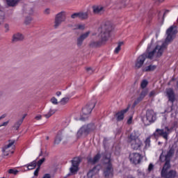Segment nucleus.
<instances>
[{"instance_id": "62", "label": "nucleus", "mask_w": 178, "mask_h": 178, "mask_svg": "<svg viewBox=\"0 0 178 178\" xmlns=\"http://www.w3.org/2000/svg\"><path fill=\"white\" fill-rule=\"evenodd\" d=\"M81 120H84V118H81Z\"/></svg>"}, {"instance_id": "35", "label": "nucleus", "mask_w": 178, "mask_h": 178, "mask_svg": "<svg viewBox=\"0 0 178 178\" xmlns=\"http://www.w3.org/2000/svg\"><path fill=\"white\" fill-rule=\"evenodd\" d=\"M147 86H148V81H147V80H143V81L141 82V84H140L141 88H145V87H147Z\"/></svg>"}, {"instance_id": "23", "label": "nucleus", "mask_w": 178, "mask_h": 178, "mask_svg": "<svg viewBox=\"0 0 178 178\" xmlns=\"http://www.w3.org/2000/svg\"><path fill=\"white\" fill-rule=\"evenodd\" d=\"M45 113L44 114V118H47V119H49V118H51L54 113L56 112V110L51 108V106H49L44 111Z\"/></svg>"}, {"instance_id": "4", "label": "nucleus", "mask_w": 178, "mask_h": 178, "mask_svg": "<svg viewBox=\"0 0 178 178\" xmlns=\"http://www.w3.org/2000/svg\"><path fill=\"white\" fill-rule=\"evenodd\" d=\"M104 163H107L108 166L104 170L105 178L113 177V168L111 164V153H106L104 155Z\"/></svg>"}, {"instance_id": "42", "label": "nucleus", "mask_w": 178, "mask_h": 178, "mask_svg": "<svg viewBox=\"0 0 178 178\" xmlns=\"http://www.w3.org/2000/svg\"><path fill=\"white\" fill-rule=\"evenodd\" d=\"M156 94V92L155 90H152L149 93V98H154L155 97V95Z\"/></svg>"}, {"instance_id": "31", "label": "nucleus", "mask_w": 178, "mask_h": 178, "mask_svg": "<svg viewBox=\"0 0 178 178\" xmlns=\"http://www.w3.org/2000/svg\"><path fill=\"white\" fill-rule=\"evenodd\" d=\"M23 123V120H18L14 124L13 128L15 129V130H19V127L22 126V124Z\"/></svg>"}, {"instance_id": "11", "label": "nucleus", "mask_w": 178, "mask_h": 178, "mask_svg": "<svg viewBox=\"0 0 178 178\" xmlns=\"http://www.w3.org/2000/svg\"><path fill=\"white\" fill-rule=\"evenodd\" d=\"M63 22H66V12L61 11L56 15L54 25V29H58Z\"/></svg>"}, {"instance_id": "34", "label": "nucleus", "mask_w": 178, "mask_h": 178, "mask_svg": "<svg viewBox=\"0 0 178 178\" xmlns=\"http://www.w3.org/2000/svg\"><path fill=\"white\" fill-rule=\"evenodd\" d=\"M45 162V158H42L40 160H39L38 162H36V165H38V168H40L42 163Z\"/></svg>"}, {"instance_id": "55", "label": "nucleus", "mask_w": 178, "mask_h": 178, "mask_svg": "<svg viewBox=\"0 0 178 178\" xmlns=\"http://www.w3.org/2000/svg\"><path fill=\"white\" fill-rule=\"evenodd\" d=\"M26 116H27V114H24L22 117V119H20L19 120H22V122L24 120V119L26 118Z\"/></svg>"}, {"instance_id": "52", "label": "nucleus", "mask_w": 178, "mask_h": 178, "mask_svg": "<svg viewBox=\"0 0 178 178\" xmlns=\"http://www.w3.org/2000/svg\"><path fill=\"white\" fill-rule=\"evenodd\" d=\"M145 143H146V145H149V143H150L149 138L146 139Z\"/></svg>"}, {"instance_id": "50", "label": "nucleus", "mask_w": 178, "mask_h": 178, "mask_svg": "<svg viewBox=\"0 0 178 178\" xmlns=\"http://www.w3.org/2000/svg\"><path fill=\"white\" fill-rule=\"evenodd\" d=\"M43 178H51V175L49 174H45Z\"/></svg>"}, {"instance_id": "2", "label": "nucleus", "mask_w": 178, "mask_h": 178, "mask_svg": "<svg viewBox=\"0 0 178 178\" xmlns=\"http://www.w3.org/2000/svg\"><path fill=\"white\" fill-rule=\"evenodd\" d=\"M167 48L168 44L165 42L161 45H156L152 51L146 53L147 59H159V58L163 55V52Z\"/></svg>"}, {"instance_id": "19", "label": "nucleus", "mask_w": 178, "mask_h": 178, "mask_svg": "<svg viewBox=\"0 0 178 178\" xmlns=\"http://www.w3.org/2000/svg\"><path fill=\"white\" fill-rule=\"evenodd\" d=\"M24 40V35L20 33H14L12 36L11 42L16 44V42H20Z\"/></svg>"}, {"instance_id": "57", "label": "nucleus", "mask_w": 178, "mask_h": 178, "mask_svg": "<svg viewBox=\"0 0 178 178\" xmlns=\"http://www.w3.org/2000/svg\"><path fill=\"white\" fill-rule=\"evenodd\" d=\"M4 118H6V114H3V115H2L0 117V120H1V119H4Z\"/></svg>"}, {"instance_id": "51", "label": "nucleus", "mask_w": 178, "mask_h": 178, "mask_svg": "<svg viewBox=\"0 0 178 178\" xmlns=\"http://www.w3.org/2000/svg\"><path fill=\"white\" fill-rule=\"evenodd\" d=\"M131 120H133V118L132 117L129 118V119L127 120V123L129 124H130L131 123Z\"/></svg>"}, {"instance_id": "30", "label": "nucleus", "mask_w": 178, "mask_h": 178, "mask_svg": "<svg viewBox=\"0 0 178 178\" xmlns=\"http://www.w3.org/2000/svg\"><path fill=\"white\" fill-rule=\"evenodd\" d=\"M6 2L8 6H15V5H17L19 0H6Z\"/></svg>"}, {"instance_id": "1", "label": "nucleus", "mask_w": 178, "mask_h": 178, "mask_svg": "<svg viewBox=\"0 0 178 178\" xmlns=\"http://www.w3.org/2000/svg\"><path fill=\"white\" fill-rule=\"evenodd\" d=\"M115 30V25L109 21L104 22L99 28L98 38L99 40H92L89 43L90 48H99L102 45H105L108 42L109 38H111V34L113 33Z\"/></svg>"}, {"instance_id": "40", "label": "nucleus", "mask_w": 178, "mask_h": 178, "mask_svg": "<svg viewBox=\"0 0 178 178\" xmlns=\"http://www.w3.org/2000/svg\"><path fill=\"white\" fill-rule=\"evenodd\" d=\"M32 20H33L32 17H26L25 19V24H26V25L30 24V23H31Z\"/></svg>"}, {"instance_id": "54", "label": "nucleus", "mask_w": 178, "mask_h": 178, "mask_svg": "<svg viewBox=\"0 0 178 178\" xmlns=\"http://www.w3.org/2000/svg\"><path fill=\"white\" fill-rule=\"evenodd\" d=\"M163 151L162 152V153H161V156H160V157H159V159H160V161L162 162V158H163Z\"/></svg>"}, {"instance_id": "18", "label": "nucleus", "mask_w": 178, "mask_h": 178, "mask_svg": "<svg viewBox=\"0 0 178 178\" xmlns=\"http://www.w3.org/2000/svg\"><path fill=\"white\" fill-rule=\"evenodd\" d=\"M156 133H157L159 136L164 138L165 140H168V137L170 133V129H169L168 127H165V129H157L156 130Z\"/></svg>"}, {"instance_id": "46", "label": "nucleus", "mask_w": 178, "mask_h": 178, "mask_svg": "<svg viewBox=\"0 0 178 178\" xmlns=\"http://www.w3.org/2000/svg\"><path fill=\"white\" fill-rule=\"evenodd\" d=\"M35 120H41L42 119V115H38L35 117Z\"/></svg>"}, {"instance_id": "3", "label": "nucleus", "mask_w": 178, "mask_h": 178, "mask_svg": "<svg viewBox=\"0 0 178 178\" xmlns=\"http://www.w3.org/2000/svg\"><path fill=\"white\" fill-rule=\"evenodd\" d=\"M97 129L94 123L83 125L76 132V138L86 137L91 131H94Z\"/></svg>"}, {"instance_id": "8", "label": "nucleus", "mask_w": 178, "mask_h": 178, "mask_svg": "<svg viewBox=\"0 0 178 178\" xmlns=\"http://www.w3.org/2000/svg\"><path fill=\"white\" fill-rule=\"evenodd\" d=\"M128 142L131 144L132 149H139L140 147L143 145L141 140H140L138 136H136V134H131L130 135Z\"/></svg>"}, {"instance_id": "45", "label": "nucleus", "mask_w": 178, "mask_h": 178, "mask_svg": "<svg viewBox=\"0 0 178 178\" xmlns=\"http://www.w3.org/2000/svg\"><path fill=\"white\" fill-rule=\"evenodd\" d=\"M4 29H6L5 32H6V33H8V31H9V24H5V25H4Z\"/></svg>"}, {"instance_id": "28", "label": "nucleus", "mask_w": 178, "mask_h": 178, "mask_svg": "<svg viewBox=\"0 0 178 178\" xmlns=\"http://www.w3.org/2000/svg\"><path fill=\"white\" fill-rule=\"evenodd\" d=\"M35 166H37V161H33L29 164L26 165L28 170H33V169H35Z\"/></svg>"}, {"instance_id": "9", "label": "nucleus", "mask_w": 178, "mask_h": 178, "mask_svg": "<svg viewBox=\"0 0 178 178\" xmlns=\"http://www.w3.org/2000/svg\"><path fill=\"white\" fill-rule=\"evenodd\" d=\"M15 140H8V143L2 147L1 151L3 156H8L9 154L15 153Z\"/></svg>"}, {"instance_id": "56", "label": "nucleus", "mask_w": 178, "mask_h": 178, "mask_svg": "<svg viewBox=\"0 0 178 178\" xmlns=\"http://www.w3.org/2000/svg\"><path fill=\"white\" fill-rule=\"evenodd\" d=\"M56 95H57V97H59L60 95H62V92H56Z\"/></svg>"}, {"instance_id": "20", "label": "nucleus", "mask_w": 178, "mask_h": 178, "mask_svg": "<svg viewBox=\"0 0 178 178\" xmlns=\"http://www.w3.org/2000/svg\"><path fill=\"white\" fill-rule=\"evenodd\" d=\"M95 108V103H90L86 106L85 108H83V113L85 115H90L92 110Z\"/></svg>"}, {"instance_id": "53", "label": "nucleus", "mask_w": 178, "mask_h": 178, "mask_svg": "<svg viewBox=\"0 0 178 178\" xmlns=\"http://www.w3.org/2000/svg\"><path fill=\"white\" fill-rule=\"evenodd\" d=\"M168 10H166L164 13H163V17H162V22H163L164 19H165V15H166V13H168Z\"/></svg>"}, {"instance_id": "14", "label": "nucleus", "mask_w": 178, "mask_h": 178, "mask_svg": "<svg viewBox=\"0 0 178 178\" xmlns=\"http://www.w3.org/2000/svg\"><path fill=\"white\" fill-rule=\"evenodd\" d=\"M90 34H91V32L90 31H86L83 33H81L76 38V45L77 47H82L83 42H84V40H87Z\"/></svg>"}, {"instance_id": "60", "label": "nucleus", "mask_w": 178, "mask_h": 178, "mask_svg": "<svg viewBox=\"0 0 178 178\" xmlns=\"http://www.w3.org/2000/svg\"><path fill=\"white\" fill-rule=\"evenodd\" d=\"M39 156H42V151H40V154H39Z\"/></svg>"}, {"instance_id": "25", "label": "nucleus", "mask_w": 178, "mask_h": 178, "mask_svg": "<svg viewBox=\"0 0 178 178\" xmlns=\"http://www.w3.org/2000/svg\"><path fill=\"white\" fill-rule=\"evenodd\" d=\"M129 109H130V106H129L127 108L124 110H122L120 113H117L118 115V120H123L124 118V113L129 111Z\"/></svg>"}, {"instance_id": "15", "label": "nucleus", "mask_w": 178, "mask_h": 178, "mask_svg": "<svg viewBox=\"0 0 178 178\" xmlns=\"http://www.w3.org/2000/svg\"><path fill=\"white\" fill-rule=\"evenodd\" d=\"M129 159L134 165H138L143 159V156L139 153H132L129 155Z\"/></svg>"}, {"instance_id": "29", "label": "nucleus", "mask_w": 178, "mask_h": 178, "mask_svg": "<svg viewBox=\"0 0 178 178\" xmlns=\"http://www.w3.org/2000/svg\"><path fill=\"white\" fill-rule=\"evenodd\" d=\"M156 69V65H150L144 68V72H154Z\"/></svg>"}, {"instance_id": "43", "label": "nucleus", "mask_w": 178, "mask_h": 178, "mask_svg": "<svg viewBox=\"0 0 178 178\" xmlns=\"http://www.w3.org/2000/svg\"><path fill=\"white\" fill-rule=\"evenodd\" d=\"M152 170H154V165L152 163H150L148 167V172H151Z\"/></svg>"}, {"instance_id": "7", "label": "nucleus", "mask_w": 178, "mask_h": 178, "mask_svg": "<svg viewBox=\"0 0 178 178\" xmlns=\"http://www.w3.org/2000/svg\"><path fill=\"white\" fill-rule=\"evenodd\" d=\"M170 168H171L170 164L163 165V168L161 170V177L175 178L176 177V176H177V172H176V170H171L169 172H168V170H169Z\"/></svg>"}, {"instance_id": "32", "label": "nucleus", "mask_w": 178, "mask_h": 178, "mask_svg": "<svg viewBox=\"0 0 178 178\" xmlns=\"http://www.w3.org/2000/svg\"><path fill=\"white\" fill-rule=\"evenodd\" d=\"M124 42H118V46L115 48L114 52L115 54H119L120 51V49H122L121 47L123 45Z\"/></svg>"}, {"instance_id": "58", "label": "nucleus", "mask_w": 178, "mask_h": 178, "mask_svg": "<svg viewBox=\"0 0 178 178\" xmlns=\"http://www.w3.org/2000/svg\"><path fill=\"white\" fill-rule=\"evenodd\" d=\"M156 2H163L165 0H154Z\"/></svg>"}, {"instance_id": "16", "label": "nucleus", "mask_w": 178, "mask_h": 178, "mask_svg": "<svg viewBox=\"0 0 178 178\" xmlns=\"http://www.w3.org/2000/svg\"><path fill=\"white\" fill-rule=\"evenodd\" d=\"M148 95V89H143L139 95V97L136 98V99L134 101L133 104V108L136 107V105H138L144 98H145V96Z\"/></svg>"}, {"instance_id": "12", "label": "nucleus", "mask_w": 178, "mask_h": 178, "mask_svg": "<svg viewBox=\"0 0 178 178\" xmlns=\"http://www.w3.org/2000/svg\"><path fill=\"white\" fill-rule=\"evenodd\" d=\"M81 159L80 157H75L71 161L72 165L70 168V175H76L79 172V166Z\"/></svg>"}, {"instance_id": "21", "label": "nucleus", "mask_w": 178, "mask_h": 178, "mask_svg": "<svg viewBox=\"0 0 178 178\" xmlns=\"http://www.w3.org/2000/svg\"><path fill=\"white\" fill-rule=\"evenodd\" d=\"M92 9H93V13H95V15H104L106 10L105 7L102 6H93Z\"/></svg>"}, {"instance_id": "27", "label": "nucleus", "mask_w": 178, "mask_h": 178, "mask_svg": "<svg viewBox=\"0 0 178 178\" xmlns=\"http://www.w3.org/2000/svg\"><path fill=\"white\" fill-rule=\"evenodd\" d=\"M79 15L80 20H87L88 19V13L87 12H79Z\"/></svg>"}, {"instance_id": "38", "label": "nucleus", "mask_w": 178, "mask_h": 178, "mask_svg": "<svg viewBox=\"0 0 178 178\" xmlns=\"http://www.w3.org/2000/svg\"><path fill=\"white\" fill-rule=\"evenodd\" d=\"M77 30H84L86 29V24H78L76 25Z\"/></svg>"}, {"instance_id": "5", "label": "nucleus", "mask_w": 178, "mask_h": 178, "mask_svg": "<svg viewBox=\"0 0 178 178\" xmlns=\"http://www.w3.org/2000/svg\"><path fill=\"white\" fill-rule=\"evenodd\" d=\"M176 34H177V27L175 25H172L166 31L167 37L164 42L169 45L176 38Z\"/></svg>"}, {"instance_id": "48", "label": "nucleus", "mask_w": 178, "mask_h": 178, "mask_svg": "<svg viewBox=\"0 0 178 178\" xmlns=\"http://www.w3.org/2000/svg\"><path fill=\"white\" fill-rule=\"evenodd\" d=\"M8 124H9V121L5 122H3V124H1L0 125V127H6V126H8Z\"/></svg>"}, {"instance_id": "33", "label": "nucleus", "mask_w": 178, "mask_h": 178, "mask_svg": "<svg viewBox=\"0 0 178 178\" xmlns=\"http://www.w3.org/2000/svg\"><path fill=\"white\" fill-rule=\"evenodd\" d=\"M69 97H63L61 99V100L60 101V105H66V104H67V102H69Z\"/></svg>"}, {"instance_id": "24", "label": "nucleus", "mask_w": 178, "mask_h": 178, "mask_svg": "<svg viewBox=\"0 0 178 178\" xmlns=\"http://www.w3.org/2000/svg\"><path fill=\"white\" fill-rule=\"evenodd\" d=\"M99 159H101V154H97L94 156L93 159L91 157H89L88 159V163H90L91 165H95V163H97L98 162V161H99Z\"/></svg>"}, {"instance_id": "49", "label": "nucleus", "mask_w": 178, "mask_h": 178, "mask_svg": "<svg viewBox=\"0 0 178 178\" xmlns=\"http://www.w3.org/2000/svg\"><path fill=\"white\" fill-rule=\"evenodd\" d=\"M45 15H49V8H47L44 10Z\"/></svg>"}, {"instance_id": "6", "label": "nucleus", "mask_w": 178, "mask_h": 178, "mask_svg": "<svg viewBox=\"0 0 178 178\" xmlns=\"http://www.w3.org/2000/svg\"><path fill=\"white\" fill-rule=\"evenodd\" d=\"M68 141L67 132L65 130H61L58 132L54 141V145H59L61 143L63 144H67Z\"/></svg>"}, {"instance_id": "36", "label": "nucleus", "mask_w": 178, "mask_h": 178, "mask_svg": "<svg viewBox=\"0 0 178 178\" xmlns=\"http://www.w3.org/2000/svg\"><path fill=\"white\" fill-rule=\"evenodd\" d=\"M50 102H51V104H53L54 105H58V99L55 97H51V99H50Z\"/></svg>"}, {"instance_id": "39", "label": "nucleus", "mask_w": 178, "mask_h": 178, "mask_svg": "<svg viewBox=\"0 0 178 178\" xmlns=\"http://www.w3.org/2000/svg\"><path fill=\"white\" fill-rule=\"evenodd\" d=\"M8 173L10 174H13V175H17L19 173V170H13V169H10L8 170Z\"/></svg>"}, {"instance_id": "37", "label": "nucleus", "mask_w": 178, "mask_h": 178, "mask_svg": "<svg viewBox=\"0 0 178 178\" xmlns=\"http://www.w3.org/2000/svg\"><path fill=\"white\" fill-rule=\"evenodd\" d=\"M86 70L88 74H92L94 73V69L91 67H86Z\"/></svg>"}, {"instance_id": "41", "label": "nucleus", "mask_w": 178, "mask_h": 178, "mask_svg": "<svg viewBox=\"0 0 178 178\" xmlns=\"http://www.w3.org/2000/svg\"><path fill=\"white\" fill-rule=\"evenodd\" d=\"M72 19H79V13H75L71 15Z\"/></svg>"}, {"instance_id": "61", "label": "nucleus", "mask_w": 178, "mask_h": 178, "mask_svg": "<svg viewBox=\"0 0 178 178\" xmlns=\"http://www.w3.org/2000/svg\"><path fill=\"white\" fill-rule=\"evenodd\" d=\"M46 140H49V136H47Z\"/></svg>"}, {"instance_id": "59", "label": "nucleus", "mask_w": 178, "mask_h": 178, "mask_svg": "<svg viewBox=\"0 0 178 178\" xmlns=\"http://www.w3.org/2000/svg\"><path fill=\"white\" fill-rule=\"evenodd\" d=\"M159 13V19H161V11H158Z\"/></svg>"}, {"instance_id": "44", "label": "nucleus", "mask_w": 178, "mask_h": 178, "mask_svg": "<svg viewBox=\"0 0 178 178\" xmlns=\"http://www.w3.org/2000/svg\"><path fill=\"white\" fill-rule=\"evenodd\" d=\"M40 167H38L37 169L34 172V176H38V172H40Z\"/></svg>"}, {"instance_id": "47", "label": "nucleus", "mask_w": 178, "mask_h": 178, "mask_svg": "<svg viewBox=\"0 0 178 178\" xmlns=\"http://www.w3.org/2000/svg\"><path fill=\"white\" fill-rule=\"evenodd\" d=\"M121 3H122L123 8H126V6H127V3H126V0H122L121 1Z\"/></svg>"}, {"instance_id": "10", "label": "nucleus", "mask_w": 178, "mask_h": 178, "mask_svg": "<svg viewBox=\"0 0 178 178\" xmlns=\"http://www.w3.org/2000/svg\"><path fill=\"white\" fill-rule=\"evenodd\" d=\"M155 112L152 110H148L146 112V116L143 118V122L145 126H149V124L155 122Z\"/></svg>"}, {"instance_id": "26", "label": "nucleus", "mask_w": 178, "mask_h": 178, "mask_svg": "<svg viewBox=\"0 0 178 178\" xmlns=\"http://www.w3.org/2000/svg\"><path fill=\"white\" fill-rule=\"evenodd\" d=\"M98 172H99V169L97 168V167H94L93 169L90 170L88 172V177H92V176H95V175H97Z\"/></svg>"}, {"instance_id": "17", "label": "nucleus", "mask_w": 178, "mask_h": 178, "mask_svg": "<svg viewBox=\"0 0 178 178\" xmlns=\"http://www.w3.org/2000/svg\"><path fill=\"white\" fill-rule=\"evenodd\" d=\"M173 155H175V149L171 147L168 152L167 154L164 156V165H170V160L173 158Z\"/></svg>"}, {"instance_id": "13", "label": "nucleus", "mask_w": 178, "mask_h": 178, "mask_svg": "<svg viewBox=\"0 0 178 178\" xmlns=\"http://www.w3.org/2000/svg\"><path fill=\"white\" fill-rule=\"evenodd\" d=\"M147 58H148L147 53L140 55L135 62V69H141V67H143V65H144V62H145V59Z\"/></svg>"}, {"instance_id": "22", "label": "nucleus", "mask_w": 178, "mask_h": 178, "mask_svg": "<svg viewBox=\"0 0 178 178\" xmlns=\"http://www.w3.org/2000/svg\"><path fill=\"white\" fill-rule=\"evenodd\" d=\"M166 95L170 102L172 103L175 102V92L173 91V89L172 88L166 89Z\"/></svg>"}, {"instance_id": "63", "label": "nucleus", "mask_w": 178, "mask_h": 178, "mask_svg": "<svg viewBox=\"0 0 178 178\" xmlns=\"http://www.w3.org/2000/svg\"><path fill=\"white\" fill-rule=\"evenodd\" d=\"M156 134L155 133V134H154V136H156Z\"/></svg>"}]
</instances>
